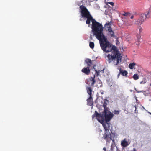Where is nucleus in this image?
<instances>
[{"mask_svg": "<svg viewBox=\"0 0 151 151\" xmlns=\"http://www.w3.org/2000/svg\"><path fill=\"white\" fill-rule=\"evenodd\" d=\"M81 17L84 19H87L86 23L89 24L91 21L92 22V29L93 35L96 38L99 40L100 46L102 50L106 53L111 52V54L107 55L108 61L110 63L112 61H116L114 65H117L121 62L122 56L118 52L116 47L111 44L108 41L104 35L102 25L96 22L91 14L90 12L87 8L83 5L80 6Z\"/></svg>", "mask_w": 151, "mask_h": 151, "instance_id": "f257e3e1", "label": "nucleus"}, {"mask_svg": "<svg viewBox=\"0 0 151 151\" xmlns=\"http://www.w3.org/2000/svg\"><path fill=\"white\" fill-rule=\"evenodd\" d=\"M103 127L105 129L104 134H103L102 138L106 140V144H109L111 140H112V136L109 129V127H107L106 125L104 124Z\"/></svg>", "mask_w": 151, "mask_h": 151, "instance_id": "f03ea898", "label": "nucleus"}, {"mask_svg": "<svg viewBox=\"0 0 151 151\" xmlns=\"http://www.w3.org/2000/svg\"><path fill=\"white\" fill-rule=\"evenodd\" d=\"M93 119L95 117H96L97 120L100 123H103L104 120V112L103 114H101L98 113L97 111H95V114L92 116Z\"/></svg>", "mask_w": 151, "mask_h": 151, "instance_id": "7ed1b4c3", "label": "nucleus"}, {"mask_svg": "<svg viewBox=\"0 0 151 151\" xmlns=\"http://www.w3.org/2000/svg\"><path fill=\"white\" fill-rule=\"evenodd\" d=\"M104 119L106 122H109L114 116L113 113L109 111V110L106 111V113L104 112Z\"/></svg>", "mask_w": 151, "mask_h": 151, "instance_id": "20e7f679", "label": "nucleus"}, {"mask_svg": "<svg viewBox=\"0 0 151 151\" xmlns=\"http://www.w3.org/2000/svg\"><path fill=\"white\" fill-rule=\"evenodd\" d=\"M111 22H109L108 23H106L105 24V27L106 29H107L108 31L111 35V37L114 36V32L112 30V29L111 27Z\"/></svg>", "mask_w": 151, "mask_h": 151, "instance_id": "39448f33", "label": "nucleus"}, {"mask_svg": "<svg viewBox=\"0 0 151 151\" xmlns=\"http://www.w3.org/2000/svg\"><path fill=\"white\" fill-rule=\"evenodd\" d=\"M95 76L94 75L93 77H91L86 81V83L88 85H91L92 86H93L96 83L95 78Z\"/></svg>", "mask_w": 151, "mask_h": 151, "instance_id": "423d86ee", "label": "nucleus"}, {"mask_svg": "<svg viewBox=\"0 0 151 151\" xmlns=\"http://www.w3.org/2000/svg\"><path fill=\"white\" fill-rule=\"evenodd\" d=\"M143 14H141L139 18L137 19L135 21V23L137 25H140L145 21Z\"/></svg>", "mask_w": 151, "mask_h": 151, "instance_id": "0eeeda50", "label": "nucleus"}, {"mask_svg": "<svg viewBox=\"0 0 151 151\" xmlns=\"http://www.w3.org/2000/svg\"><path fill=\"white\" fill-rule=\"evenodd\" d=\"M81 72L86 75H89L91 72L90 67H87L83 68L81 70Z\"/></svg>", "mask_w": 151, "mask_h": 151, "instance_id": "6e6552de", "label": "nucleus"}, {"mask_svg": "<svg viewBox=\"0 0 151 151\" xmlns=\"http://www.w3.org/2000/svg\"><path fill=\"white\" fill-rule=\"evenodd\" d=\"M129 143L127 141V139H124L121 141V145L122 147H126L129 145Z\"/></svg>", "mask_w": 151, "mask_h": 151, "instance_id": "1a4fd4ad", "label": "nucleus"}, {"mask_svg": "<svg viewBox=\"0 0 151 151\" xmlns=\"http://www.w3.org/2000/svg\"><path fill=\"white\" fill-rule=\"evenodd\" d=\"M139 30L138 33H137V37L138 39L137 45H139L140 44V41H139V40L141 37V36L140 35V34L142 30V28L140 27H139Z\"/></svg>", "mask_w": 151, "mask_h": 151, "instance_id": "9d476101", "label": "nucleus"}, {"mask_svg": "<svg viewBox=\"0 0 151 151\" xmlns=\"http://www.w3.org/2000/svg\"><path fill=\"white\" fill-rule=\"evenodd\" d=\"M108 102V101L106 100V99L104 100L103 106L104 108V112L105 113H106V111H108L109 110V108L106 106L107 105V103Z\"/></svg>", "mask_w": 151, "mask_h": 151, "instance_id": "9b49d317", "label": "nucleus"}, {"mask_svg": "<svg viewBox=\"0 0 151 151\" xmlns=\"http://www.w3.org/2000/svg\"><path fill=\"white\" fill-rule=\"evenodd\" d=\"M90 97L87 99V104L88 105L91 106L93 105V99L91 96V95H90Z\"/></svg>", "mask_w": 151, "mask_h": 151, "instance_id": "f8f14e48", "label": "nucleus"}, {"mask_svg": "<svg viewBox=\"0 0 151 151\" xmlns=\"http://www.w3.org/2000/svg\"><path fill=\"white\" fill-rule=\"evenodd\" d=\"M150 10H148L147 11L145 14H143L144 15V16H143V17H144V19H146L147 18H149L150 17Z\"/></svg>", "mask_w": 151, "mask_h": 151, "instance_id": "ddd939ff", "label": "nucleus"}, {"mask_svg": "<svg viewBox=\"0 0 151 151\" xmlns=\"http://www.w3.org/2000/svg\"><path fill=\"white\" fill-rule=\"evenodd\" d=\"M85 61L87 64V67H90L91 65L92 64V62L91 60L89 59H87Z\"/></svg>", "mask_w": 151, "mask_h": 151, "instance_id": "4468645a", "label": "nucleus"}, {"mask_svg": "<svg viewBox=\"0 0 151 151\" xmlns=\"http://www.w3.org/2000/svg\"><path fill=\"white\" fill-rule=\"evenodd\" d=\"M120 73L123 76H126L128 73L126 71L121 69H120Z\"/></svg>", "mask_w": 151, "mask_h": 151, "instance_id": "2eb2a0df", "label": "nucleus"}, {"mask_svg": "<svg viewBox=\"0 0 151 151\" xmlns=\"http://www.w3.org/2000/svg\"><path fill=\"white\" fill-rule=\"evenodd\" d=\"M112 142L110 150L111 151H113L114 149V148L115 146V140L114 139L112 140Z\"/></svg>", "mask_w": 151, "mask_h": 151, "instance_id": "dca6fc26", "label": "nucleus"}, {"mask_svg": "<svg viewBox=\"0 0 151 151\" xmlns=\"http://www.w3.org/2000/svg\"><path fill=\"white\" fill-rule=\"evenodd\" d=\"M86 89L88 94H92L93 91L91 87H87Z\"/></svg>", "mask_w": 151, "mask_h": 151, "instance_id": "f3484780", "label": "nucleus"}, {"mask_svg": "<svg viewBox=\"0 0 151 151\" xmlns=\"http://www.w3.org/2000/svg\"><path fill=\"white\" fill-rule=\"evenodd\" d=\"M136 65V64L134 63H130L129 65V67L130 68V69H132L133 68L134 66Z\"/></svg>", "mask_w": 151, "mask_h": 151, "instance_id": "a211bd4d", "label": "nucleus"}, {"mask_svg": "<svg viewBox=\"0 0 151 151\" xmlns=\"http://www.w3.org/2000/svg\"><path fill=\"white\" fill-rule=\"evenodd\" d=\"M89 46L91 49H93L94 46V43L92 42H90L89 43Z\"/></svg>", "mask_w": 151, "mask_h": 151, "instance_id": "6ab92c4d", "label": "nucleus"}, {"mask_svg": "<svg viewBox=\"0 0 151 151\" xmlns=\"http://www.w3.org/2000/svg\"><path fill=\"white\" fill-rule=\"evenodd\" d=\"M111 135L113 138L112 139H116L117 138V134L116 133H111Z\"/></svg>", "mask_w": 151, "mask_h": 151, "instance_id": "aec40b11", "label": "nucleus"}, {"mask_svg": "<svg viewBox=\"0 0 151 151\" xmlns=\"http://www.w3.org/2000/svg\"><path fill=\"white\" fill-rule=\"evenodd\" d=\"M133 78L135 80H137L138 79L139 77V76L137 74H135L133 75Z\"/></svg>", "mask_w": 151, "mask_h": 151, "instance_id": "412c9836", "label": "nucleus"}, {"mask_svg": "<svg viewBox=\"0 0 151 151\" xmlns=\"http://www.w3.org/2000/svg\"><path fill=\"white\" fill-rule=\"evenodd\" d=\"M113 112L115 114L118 115L119 114V111L118 110H115Z\"/></svg>", "mask_w": 151, "mask_h": 151, "instance_id": "4be33fe9", "label": "nucleus"}, {"mask_svg": "<svg viewBox=\"0 0 151 151\" xmlns=\"http://www.w3.org/2000/svg\"><path fill=\"white\" fill-rule=\"evenodd\" d=\"M146 81L145 80L143 81L140 82L141 84H144L146 83Z\"/></svg>", "mask_w": 151, "mask_h": 151, "instance_id": "5701e85b", "label": "nucleus"}, {"mask_svg": "<svg viewBox=\"0 0 151 151\" xmlns=\"http://www.w3.org/2000/svg\"><path fill=\"white\" fill-rule=\"evenodd\" d=\"M128 12H124V13L123 15L124 16H127L128 15Z\"/></svg>", "mask_w": 151, "mask_h": 151, "instance_id": "b1692460", "label": "nucleus"}, {"mask_svg": "<svg viewBox=\"0 0 151 151\" xmlns=\"http://www.w3.org/2000/svg\"><path fill=\"white\" fill-rule=\"evenodd\" d=\"M109 3L112 6H113L114 5V3L112 2H109Z\"/></svg>", "mask_w": 151, "mask_h": 151, "instance_id": "393cba45", "label": "nucleus"}, {"mask_svg": "<svg viewBox=\"0 0 151 151\" xmlns=\"http://www.w3.org/2000/svg\"><path fill=\"white\" fill-rule=\"evenodd\" d=\"M133 107H134L135 108V111H136V109H137L136 106L135 105Z\"/></svg>", "mask_w": 151, "mask_h": 151, "instance_id": "a878e982", "label": "nucleus"}, {"mask_svg": "<svg viewBox=\"0 0 151 151\" xmlns=\"http://www.w3.org/2000/svg\"><path fill=\"white\" fill-rule=\"evenodd\" d=\"M132 151H137L135 148H134Z\"/></svg>", "mask_w": 151, "mask_h": 151, "instance_id": "bb28decb", "label": "nucleus"}, {"mask_svg": "<svg viewBox=\"0 0 151 151\" xmlns=\"http://www.w3.org/2000/svg\"><path fill=\"white\" fill-rule=\"evenodd\" d=\"M134 18V16L133 15H132V16L131 17H130V18L131 19H133Z\"/></svg>", "mask_w": 151, "mask_h": 151, "instance_id": "cd10ccee", "label": "nucleus"}, {"mask_svg": "<svg viewBox=\"0 0 151 151\" xmlns=\"http://www.w3.org/2000/svg\"><path fill=\"white\" fill-rule=\"evenodd\" d=\"M121 74V73H120L118 74L117 75V76H118V77L119 78V75H120V74Z\"/></svg>", "mask_w": 151, "mask_h": 151, "instance_id": "c85d7f7f", "label": "nucleus"}, {"mask_svg": "<svg viewBox=\"0 0 151 151\" xmlns=\"http://www.w3.org/2000/svg\"><path fill=\"white\" fill-rule=\"evenodd\" d=\"M118 70H120V69H121L120 67H118Z\"/></svg>", "mask_w": 151, "mask_h": 151, "instance_id": "c756f323", "label": "nucleus"}, {"mask_svg": "<svg viewBox=\"0 0 151 151\" xmlns=\"http://www.w3.org/2000/svg\"><path fill=\"white\" fill-rule=\"evenodd\" d=\"M107 124L108 125V126H109V124L107 123Z\"/></svg>", "mask_w": 151, "mask_h": 151, "instance_id": "7c9ffc66", "label": "nucleus"}, {"mask_svg": "<svg viewBox=\"0 0 151 151\" xmlns=\"http://www.w3.org/2000/svg\"><path fill=\"white\" fill-rule=\"evenodd\" d=\"M103 92H101V94H103Z\"/></svg>", "mask_w": 151, "mask_h": 151, "instance_id": "2f4dec72", "label": "nucleus"}, {"mask_svg": "<svg viewBox=\"0 0 151 151\" xmlns=\"http://www.w3.org/2000/svg\"><path fill=\"white\" fill-rule=\"evenodd\" d=\"M138 31V29H137V30H136V31H137H137Z\"/></svg>", "mask_w": 151, "mask_h": 151, "instance_id": "473e14b6", "label": "nucleus"}, {"mask_svg": "<svg viewBox=\"0 0 151 151\" xmlns=\"http://www.w3.org/2000/svg\"><path fill=\"white\" fill-rule=\"evenodd\" d=\"M150 86H151V83L150 84Z\"/></svg>", "mask_w": 151, "mask_h": 151, "instance_id": "72a5a7b5", "label": "nucleus"}, {"mask_svg": "<svg viewBox=\"0 0 151 151\" xmlns=\"http://www.w3.org/2000/svg\"><path fill=\"white\" fill-rule=\"evenodd\" d=\"M137 98L136 97V100L137 101Z\"/></svg>", "mask_w": 151, "mask_h": 151, "instance_id": "f704fd0d", "label": "nucleus"}, {"mask_svg": "<svg viewBox=\"0 0 151 151\" xmlns=\"http://www.w3.org/2000/svg\"><path fill=\"white\" fill-rule=\"evenodd\" d=\"M150 114L151 115V113H150Z\"/></svg>", "mask_w": 151, "mask_h": 151, "instance_id": "c9c22d12", "label": "nucleus"}]
</instances>
